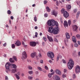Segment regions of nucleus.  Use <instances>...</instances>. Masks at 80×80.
I'll return each instance as SVG.
<instances>
[{"instance_id": "obj_1", "label": "nucleus", "mask_w": 80, "mask_h": 80, "mask_svg": "<svg viewBox=\"0 0 80 80\" xmlns=\"http://www.w3.org/2000/svg\"><path fill=\"white\" fill-rule=\"evenodd\" d=\"M48 31V32L51 33H53L54 34V35H56L58 33L59 28L58 27H57L55 28H54L53 27H49Z\"/></svg>"}, {"instance_id": "obj_2", "label": "nucleus", "mask_w": 80, "mask_h": 80, "mask_svg": "<svg viewBox=\"0 0 80 80\" xmlns=\"http://www.w3.org/2000/svg\"><path fill=\"white\" fill-rule=\"evenodd\" d=\"M6 68V72L8 73V72L10 71V68H11V64L9 62L6 63L5 65Z\"/></svg>"}, {"instance_id": "obj_3", "label": "nucleus", "mask_w": 80, "mask_h": 80, "mask_svg": "<svg viewBox=\"0 0 80 80\" xmlns=\"http://www.w3.org/2000/svg\"><path fill=\"white\" fill-rule=\"evenodd\" d=\"M73 65H74L73 61L72 59H70L68 63V69H69V70L72 69L73 67Z\"/></svg>"}, {"instance_id": "obj_4", "label": "nucleus", "mask_w": 80, "mask_h": 80, "mask_svg": "<svg viewBox=\"0 0 80 80\" xmlns=\"http://www.w3.org/2000/svg\"><path fill=\"white\" fill-rule=\"evenodd\" d=\"M54 22H55L54 20H48L47 22V25L50 27H53V24Z\"/></svg>"}, {"instance_id": "obj_5", "label": "nucleus", "mask_w": 80, "mask_h": 80, "mask_svg": "<svg viewBox=\"0 0 80 80\" xmlns=\"http://www.w3.org/2000/svg\"><path fill=\"white\" fill-rule=\"evenodd\" d=\"M48 57L50 58H53L54 57V53L52 52H49L47 53Z\"/></svg>"}, {"instance_id": "obj_6", "label": "nucleus", "mask_w": 80, "mask_h": 80, "mask_svg": "<svg viewBox=\"0 0 80 80\" xmlns=\"http://www.w3.org/2000/svg\"><path fill=\"white\" fill-rule=\"evenodd\" d=\"M72 40L73 42L75 43L74 44V46L75 47H78V44H77V43H76L77 40H76V38L75 36H73L72 37Z\"/></svg>"}, {"instance_id": "obj_7", "label": "nucleus", "mask_w": 80, "mask_h": 80, "mask_svg": "<svg viewBox=\"0 0 80 80\" xmlns=\"http://www.w3.org/2000/svg\"><path fill=\"white\" fill-rule=\"evenodd\" d=\"M22 60H24V59L27 58V54L25 51H24L22 52Z\"/></svg>"}, {"instance_id": "obj_8", "label": "nucleus", "mask_w": 80, "mask_h": 80, "mask_svg": "<svg viewBox=\"0 0 80 80\" xmlns=\"http://www.w3.org/2000/svg\"><path fill=\"white\" fill-rule=\"evenodd\" d=\"M75 71L76 73H78L80 72V67L78 65L76 66Z\"/></svg>"}, {"instance_id": "obj_9", "label": "nucleus", "mask_w": 80, "mask_h": 80, "mask_svg": "<svg viewBox=\"0 0 80 80\" xmlns=\"http://www.w3.org/2000/svg\"><path fill=\"white\" fill-rule=\"evenodd\" d=\"M30 45L31 47H35L37 45V42L35 41L30 42Z\"/></svg>"}, {"instance_id": "obj_10", "label": "nucleus", "mask_w": 80, "mask_h": 80, "mask_svg": "<svg viewBox=\"0 0 80 80\" xmlns=\"http://www.w3.org/2000/svg\"><path fill=\"white\" fill-rule=\"evenodd\" d=\"M63 15L65 18H67V17H68L69 16V14L67 11H65L63 13Z\"/></svg>"}, {"instance_id": "obj_11", "label": "nucleus", "mask_w": 80, "mask_h": 80, "mask_svg": "<svg viewBox=\"0 0 80 80\" xmlns=\"http://www.w3.org/2000/svg\"><path fill=\"white\" fill-rule=\"evenodd\" d=\"M55 71L56 74H57V75H62V72L61 71H60V70L59 69H56Z\"/></svg>"}, {"instance_id": "obj_12", "label": "nucleus", "mask_w": 80, "mask_h": 80, "mask_svg": "<svg viewBox=\"0 0 80 80\" xmlns=\"http://www.w3.org/2000/svg\"><path fill=\"white\" fill-rule=\"evenodd\" d=\"M47 38L49 40L50 42H52L53 41L52 37H50L48 35H47Z\"/></svg>"}, {"instance_id": "obj_13", "label": "nucleus", "mask_w": 80, "mask_h": 80, "mask_svg": "<svg viewBox=\"0 0 80 80\" xmlns=\"http://www.w3.org/2000/svg\"><path fill=\"white\" fill-rule=\"evenodd\" d=\"M72 7L70 5L68 4L66 6V9L68 11H70Z\"/></svg>"}, {"instance_id": "obj_14", "label": "nucleus", "mask_w": 80, "mask_h": 80, "mask_svg": "<svg viewBox=\"0 0 80 80\" xmlns=\"http://www.w3.org/2000/svg\"><path fill=\"white\" fill-rule=\"evenodd\" d=\"M15 45H16L17 47H19L21 45V42L19 40H18L15 43Z\"/></svg>"}, {"instance_id": "obj_15", "label": "nucleus", "mask_w": 80, "mask_h": 80, "mask_svg": "<svg viewBox=\"0 0 80 80\" xmlns=\"http://www.w3.org/2000/svg\"><path fill=\"white\" fill-rule=\"evenodd\" d=\"M72 27L73 28L74 31H76L78 29V27L76 25H73Z\"/></svg>"}, {"instance_id": "obj_16", "label": "nucleus", "mask_w": 80, "mask_h": 80, "mask_svg": "<svg viewBox=\"0 0 80 80\" xmlns=\"http://www.w3.org/2000/svg\"><path fill=\"white\" fill-rule=\"evenodd\" d=\"M76 52V51H73V52L72 53V56H73V57H77Z\"/></svg>"}, {"instance_id": "obj_17", "label": "nucleus", "mask_w": 80, "mask_h": 80, "mask_svg": "<svg viewBox=\"0 0 80 80\" xmlns=\"http://www.w3.org/2000/svg\"><path fill=\"white\" fill-rule=\"evenodd\" d=\"M64 26L65 27H68V23H67V21L65 20L64 21V23H63Z\"/></svg>"}, {"instance_id": "obj_18", "label": "nucleus", "mask_w": 80, "mask_h": 80, "mask_svg": "<svg viewBox=\"0 0 80 80\" xmlns=\"http://www.w3.org/2000/svg\"><path fill=\"white\" fill-rule=\"evenodd\" d=\"M52 15H54L55 17H57V12H56L55 11H53L52 12Z\"/></svg>"}, {"instance_id": "obj_19", "label": "nucleus", "mask_w": 80, "mask_h": 80, "mask_svg": "<svg viewBox=\"0 0 80 80\" xmlns=\"http://www.w3.org/2000/svg\"><path fill=\"white\" fill-rule=\"evenodd\" d=\"M55 25L57 27H58V22H55L54 21V22H53V27H54Z\"/></svg>"}, {"instance_id": "obj_20", "label": "nucleus", "mask_w": 80, "mask_h": 80, "mask_svg": "<svg viewBox=\"0 0 80 80\" xmlns=\"http://www.w3.org/2000/svg\"><path fill=\"white\" fill-rule=\"evenodd\" d=\"M12 67V68H17V65H16L14 64H11V68Z\"/></svg>"}, {"instance_id": "obj_21", "label": "nucleus", "mask_w": 80, "mask_h": 80, "mask_svg": "<svg viewBox=\"0 0 80 80\" xmlns=\"http://www.w3.org/2000/svg\"><path fill=\"white\" fill-rule=\"evenodd\" d=\"M66 38L67 39H69L70 38V34L68 33H67L66 34Z\"/></svg>"}, {"instance_id": "obj_22", "label": "nucleus", "mask_w": 80, "mask_h": 80, "mask_svg": "<svg viewBox=\"0 0 80 80\" xmlns=\"http://www.w3.org/2000/svg\"><path fill=\"white\" fill-rule=\"evenodd\" d=\"M59 58H62V56L58 55L57 56V58L56 61L58 62V60H59Z\"/></svg>"}, {"instance_id": "obj_23", "label": "nucleus", "mask_w": 80, "mask_h": 80, "mask_svg": "<svg viewBox=\"0 0 80 80\" xmlns=\"http://www.w3.org/2000/svg\"><path fill=\"white\" fill-rule=\"evenodd\" d=\"M55 73L54 72H52L51 73H49L48 74V77L50 78V77H52V75H53Z\"/></svg>"}, {"instance_id": "obj_24", "label": "nucleus", "mask_w": 80, "mask_h": 80, "mask_svg": "<svg viewBox=\"0 0 80 80\" xmlns=\"http://www.w3.org/2000/svg\"><path fill=\"white\" fill-rule=\"evenodd\" d=\"M31 56L32 58H34L35 56V53H32L31 54Z\"/></svg>"}, {"instance_id": "obj_25", "label": "nucleus", "mask_w": 80, "mask_h": 80, "mask_svg": "<svg viewBox=\"0 0 80 80\" xmlns=\"http://www.w3.org/2000/svg\"><path fill=\"white\" fill-rule=\"evenodd\" d=\"M46 10L48 12H50V9L48 7H46Z\"/></svg>"}, {"instance_id": "obj_26", "label": "nucleus", "mask_w": 80, "mask_h": 80, "mask_svg": "<svg viewBox=\"0 0 80 80\" xmlns=\"http://www.w3.org/2000/svg\"><path fill=\"white\" fill-rule=\"evenodd\" d=\"M15 75L16 76V77L18 80H19L20 79V77L17 74H15Z\"/></svg>"}, {"instance_id": "obj_27", "label": "nucleus", "mask_w": 80, "mask_h": 80, "mask_svg": "<svg viewBox=\"0 0 80 80\" xmlns=\"http://www.w3.org/2000/svg\"><path fill=\"white\" fill-rule=\"evenodd\" d=\"M9 60L11 63H14V62H15L14 60H12V58H10Z\"/></svg>"}, {"instance_id": "obj_28", "label": "nucleus", "mask_w": 80, "mask_h": 80, "mask_svg": "<svg viewBox=\"0 0 80 80\" xmlns=\"http://www.w3.org/2000/svg\"><path fill=\"white\" fill-rule=\"evenodd\" d=\"M56 80H60V78H59V77L57 75L55 76Z\"/></svg>"}, {"instance_id": "obj_29", "label": "nucleus", "mask_w": 80, "mask_h": 80, "mask_svg": "<svg viewBox=\"0 0 80 80\" xmlns=\"http://www.w3.org/2000/svg\"><path fill=\"white\" fill-rule=\"evenodd\" d=\"M80 12H77L76 15V18H78V17H79V15H80Z\"/></svg>"}, {"instance_id": "obj_30", "label": "nucleus", "mask_w": 80, "mask_h": 80, "mask_svg": "<svg viewBox=\"0 0 80 80\" xmlns=\"http://www.w3.org/2000/svg\"><path fill=\"white\" fill-rule=\"evenodd\" d=\"M11 47H12V49H14V48H15V44H13L12 45Z\"/></svg>"}, {"instance_id": "obj_31", "label": "nucleus", "mask_w": 80, "mask_h": 80, "mask_svg": "<svg viewBox=\"0 0 80 80\" xmlns=\"http://www.w3.org/2000/svg\"><path fill=\"white\" fill-rule=\"evenodd\" d=\"M65 9L63 8H62L61 10V13H64V12H65Z\"/></svg>"}, {"instance_id": "obj_32", "label": "nucleus", "mask_w": 80, "mask_h": 80, "mask_svg": "<svg viewBox=\"0 0 80 80\" xmlns=\"http://www.w3.org/2000/svg\"><path fill=\"white\" fill-rule=\"evenodd\" d=\"M28 69H29V70H32V67L30 66H28Z\"/></svg>"}, {"instance_id": "obj_33", "label": "nucleus", "mask_w": 80, "mask_h": 80, "mask_svg": "<svg viewBox=\"0 0 80 80\" xmlns=\"http://www.w3.org/2000/svg\"><path fill=\"white\" fill-rule=\"evenodd\" d=\"M17 71V70L15 69H12V72L13 73H15Z\"/></svg>"}, {"instance_id": "obj_34", "label": "nucleus", "mask_w": 80, "mask_h": 80, "mask_svg": "<svg viewBox=\"0 0 80 80\" xmlns=\"http://www.w3.org/2000/svg\"><path fill=\"white\" fill-rule=\"evenodd\" d=\"M11 13L12 12H11V11H10V10H8L7 11V13L8 15H10L11 14Z\"/></svg>"}, {"instance_id": "obj_35", "label": "nucleus", "mask_w": 80, "mask_h": 80, "mask_svg": "<svg viewBox=\"0 0 80 80\" xmlns=\"http://www.w3.org/2000/svg\"><path fill=\"white\" fill-rule=\"evenodd\" d=\"M68 40L67 39H65L64 40V43H65V45H67V43H66V42H68Z\"/></svg>"}, {"instance_id": "obj_36", "label": "nucleus", "mask_w": 80, "mask_h": 80, "mask_svg": "<svg viewBox=\"0 0 80 80\" xmlns=\"http://www.w3.org/2000/svg\"><path fill=\"white\" fill-rule=\"evenodd\" d=\"M28 78L29 80H32V79L33 78V77L32 76H28Z\"/></svg>"}, {"instance_id": "obj_37", "label": "nucleus", "mask_w": 80, "mask_h": 80, "mask_svg": "<svg viewBox=\"0 0 80 80\" xmlns=\"http://www.w3.org/2000/svg\"><path fill=\"white\" fill-rule=\"evenodd\" d=\"M13 59H14V60H15V61H17V57H16V56H13Z\"/></svg>"}, {"instance_id": "obj_38", "label": "nucleus", "mask_w": 80, "mask_h": 80, "mask_svg": "<svg viewBox=\"0 0 80 80\" xmlns=\"http://www.w3.org/2000/svg\"><path fill=\"white\" fill-rule=\"evenodd\" d=\"M42 39L43 40H44L45 42H46V41H47V38L45 37H43Z\"/></svg>"}, {"instance_id": "obj_39", "label": "nucleus", "mask_w": 80, "mask_h": 80, "mask_svg": "<svg viewBox=\"0 0 80 80\" xmlns=\"http://www.w3.org/2000/svg\"><path fill=\"white\" fill-rule=\"evenodd\" d=\"M28 73L29 74L31 75V74H33V72L32 71H28Z\"/></svg>"}, {"instance_id": "obj_40", "label": "nucleus", "mask_w": 80, "mask_h": 80, "mask_svg": "<svg viewBox=\"0 0 80 80\" xmlns=\"http://www.w3.org/2000/svg\"><path fill=\"white\" fill-rule=\"evenodd\" d=\"M38 69L40 70V71H42V69L40 67H38Z\"/></svg>"}, {"instance_id": "obj_41", "label": "nucleus", "mask_w": 80, "mask_h": 80, "mask_svg": "<svg viewBox=\"0 0 80 80\" xmlns=\"http://www.w3.org/2000/svg\"><path fill=\"white\" fill-rule=\"evenodd\" d=\"M76 37L77 38H78V39H80V35L79 34H78L76 35Z\"/></svg>"}, {"instance_id": "obj_42", "label": "nucleus", "mask_w": 80, "mask_h": 80, "mask_svg": "<svg viewBox=\"0 0 80 80\" xmlns=\"http://www.w3.org/2000/svg\"><path fill=\"white\" fill-rule=\"evenodd\" d=\"M68 23L69 26H70V25H71V21H70V20H69L68 21Z\"/></svg>"}, {"instance_id": "obj_43", "label": "nucleus", "mask_w": 80, "mask_h": 80, "mask_svg": "<svg viewBox=\"0 0 80 80\" xmlns=\"http://www.w3.org/2000/svg\"><path fill=\"white\" fill-rule=\"evenodd\" d=\"M38 57L39 58H42V54H41V53L40 52L39 53Z\"/></svg>"}, {"instance_id": "obj_44", "label": "nucleus", "mask_w": 80, "mask_h": 80, "mask_svg": "<svg viewBox=\"0 0 80 80\" xmlns=\"http://www.w3.org/2000/svg\"><path fill=\"white\" fill-rule=\"evenodd\" d=\"M34 20L35 22H37V17L36 16H35L34 17Z\"/></svg>"}, {"instance_id": "obj_45", "label": "nucleus", "mask_w": 80, "mask_h": 80, "mask_svg": "<svg viewBox=\"0 0 80 80\" xmlns=\"http://www.w3.org/2000/svg\"><path fill=\"white\" fill-rule=\"evenodd\" d=\"M72 77L73 78H76V75H75V74H73Z\"/></svg>"}, {"instance_id": "obj_46", "label": "nucleus", "mask_w": 80, "mask_h": 80, "mask_svg": "<svg viewBox=\"0 0 80 80\" xmlns=\"http://www.w3.org/2000/svg\"><path fill=\"white\" fill-rule=\"evenodd\" d=\"M44 68L46 70H48V67L46 66H45Z\"/></svg>"}, {"instance_id": "obj_47", "label": "nucleus", "mask_w": 80, "mask_h": 80, "mask_svg": "<svg viewBox=\"0 0 80 80\" xmlns=\"http://www.w3.org/2000/svg\"><path fill=\"white\" fill-rule=\"evenodd\" d=\"M48 2V1H47L45 0L44 1L43 3L44 5H46L47 4V3Z\"/></svg>"}, {"instance_id": "obj_48", "label": "nucleus", "mask_w": 80, "mask_h": 80, "mask_svg": "<svg viewBox=\"0 0 80 80\" xmlns=\"http://www.w3.org/2000/svg\"><path fill=\"white\" fill-rule=\"evenodd\" d=\"M37 35H38V33H37V32H35V37L36 38H37V37H38V36Z\"/></svg>"}, {"instance_id": "obj_49", "label": "nucleus", "mask_w": 80, "mask_h": 80, "mask_svg": "<svg viewBox=\"0 0 80 80\" xmlns=\"http://www.w3.org/2000/svg\"><path fill=\"white\" fill-rule=\"evenodd\" d=\"M44 17H48V14H47V13L45 14L44 15Z\"/></svg>"}, {"instance_id": "obj_50", "label": "nucleus", "mask_w": 80, "mask_h": 80, "mask_svg": "<svg viewBox=\"0 0 80 80\" xmlns=\"http://www.w3.org/2000/svg\"><path fill=\"white\" fill-rule=\"evenodd\" d=\"M67 72V69H64V73H66V72Z\"/></svg>"}, {"instance_id": "obj_51", "label": "nucleus", "mask_w": 80, "mask_h": 80, "mask_svg": "<svg viewBox=\"0 0 80 80\" xmlns=\"http://www.w3.org/2000/svg\"><path fill=\"white\" fill-rule=\"evenodd\" d=\"M77 20L75 19L74 20H73V23H75V22H77Z\"/></svg>"}, {"instance_id": "obj_52", "label": "nucleus", "mask_w": 80, "mask_h": 80, "mask_svg": "<svg viewBox=\"0 0 80 80\" xmlns=\"http://www.w3.org/2000/svg\"><path fill=\"white\" fill-rule=\"evenodd\" d=\"M39 73L38 72L36 71L35 72V74H36V75H38V74Z\"/></svg>"}, {"instance_id": "obj_53", "label": "nucleus", "mask_w": 80, "mask_h": 80, "mask_svg": "<svg viewBox=\"0 0 80 80\" xmlns=\"http://www.w3.org/2000/svg\"><path fill=\"white\" fill-rule=\"evenodd\" d=\"M56 5L57 6H58V1H56Z\"/></svg>"}, {"instance_id": "obj_54", "label": "nucleus", "mask_w": 80, "mask_h": 80, "mask_svg": "<svg viewBox=\"0 0 80 80\" xmlns=\"http://www.w3.org/2000/svg\"><path fill=\"white\" fill-rule=\"evenodd\" d=\"M62 77H63V78H65V77H66V75H65V74H63L62 75Z\"/></svg>"}, {"instance_id": "obj_55", "label": "nucleus", "mask_w": 80, "mask_h": 80, "mask_svg": "<svg viewBox=\"0 0 80 80\" xmlns=\"http://www.w3.org/2000/svg\"><path fill=\"white\" fill-rule=\"evenodd\" d=\"M62 61L63 63H66V61H65V60H63Z\"/></svg>"}, {"instance_id": "obj_56", "label": "nucleus", "mask_w": 80, "mask_h": 80, "mask_svg": "<svg viewBox=\"0 0 80 80\" xmlns=\"http://www.w3.org/2000/svg\"><path fill=\"white\" fill-rule=\"evenodd\" d=\"M7 45V43H5L4 44H3V47H6Z\"/></svg>"}, {"instance_id": "obj_57", "label": "nucleus", "mask_w": 80, "mask_h": 80, "mask_svg": "<svg viewBox=\"0 0 80 80\" xmlns=\"http://www.w3.org/2000/svg\"><path fill=\"white\" fill-rule=\"evenodd\" d=\"M60 21L61 23H63V21H62V18L60 19Z\"/></svg>"}, {"instance_id": "obj_58", "label": "nucleus", "mask_w": 80, "mask_h": 80, "mask_svg": "<svg viewBox=\"0 0 80 80\" xmlns=\"http://www.w3.org/2000/svg\"><path fill=\"white\" fill-rule=\"evenodd\" d=\"M40 62L41 63H43V60H40Z\"/></svg>"}, {"instance_id": "obj_59", "label": "nucleus", "mask_w": 80, "mask_h": 80, "mask_svg": "<svg viewBox=\"0 0 80 80\" xmlns=\"http://www.w3.org/2000/svg\"><path fill=\"white\" fill-rule=\"evenodd\" d=\"M5 79H6V80H8V77L7 76H6Z\"/></svg>"}, {"instance_id": "obj_60", "label": "nucleus", "mask_w": 80, "mask_h": 80, "mask_svg": "<svg viewBox=\"0 0 80 80\" xmlns=\"http://www.w3.org/2000/svg\"><path fill=\"white\" fill-rule=\"evenodd\" d=\"M48 62L50 63H52V60H49V61H48Z\"/></svg>"}, {"instance_id": "obj_61", "label": "nucleus", "mask_w": 80, "mask_h": 80, "mask_svg": "<svg viewBox=\"0 0 80 80\" xmlns=\"http://www.w3.org/2000/svg\"><path fill=\"white\" fill-rule=\"evenodd\" d=\"M34 28L36 30L37 29H38V27L37 26H35Z\"/></svg>"}, {"instance_id": "obj_62", "label": "nucleus", "mask_w": 80, "mask_h": 80, "mask_svg": "<svg viewBox=\"0 0 80 80\" xmlns=\"http://www.w3.org/2000/svg\"><path fill=\"white\" fill-rule=\"evenodd\" d=\"M11 20H13V17L11 16Z\"/></svg>"}, {"instance_id": "obj_63", "label": "nucleus", "mask_w": 80, "mask_h": 80, "mask_svg": "<svg viewBox=\"0 0 80 80\" xmlns=\"http://www.w3.org/2000/svg\"><path fill=\"white\" fill-rule=\"evenodd\" d=\"M74 13H76V12H77V10L74 9Z\"/></svg>"}, {"instance_id": "obj_64", "label": "nucleus", "mask_w": 80, "mask_h": 80, "mask_svg": "<svg viewBox=\"0 0 80 80\" xmlns=\"http://www.w3.org/2000/svg\"><path fill=\"white\" fill-rule=\"evenodd\" d=\"M78 56H80V52H78Z\"/></svg>"}]
</instances>
